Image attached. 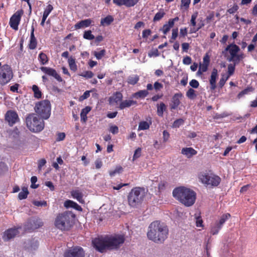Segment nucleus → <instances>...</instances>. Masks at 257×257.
<instances>
[{"label": "nucleus", "mask_w": 257, "mask_h": 257, "mask_svg": "<svg viewBox=\"0 0 257 257\" xmlns=\"http://www.w3.org/2000/svg\"><path fill=\"white\" fill-rule=\"evenodd\" d=\"M125 240L123 235L105 236L95 238L92 240L93 247L100 252H104L106 249H113L119 247Z\"/></svg>", "instance_id": "f257e3e1"}, {"label": "nucleus", "mask_w": 257, "mask_h": 257, "mask_svg": "<svg viewBox=\"0 0 257 257\" xmlns=\"http://www.w3.org/2000/svg\"><path fill=\"white\" fill-rule=\"evenodd\" d=\"M169 229L167 226L160 221L152 222L148 227V239L156 243H163L167 238Z\"/></svg>", "instance_id": "f03ea898"}, {"label": "nucleus", "mask_w": 257, "mask_h": 257, "mask_svg": "<svg viewBox=\"0 0 257 257\" xmlns=\"http://www.w3.org/2000/svg\"><path fill=\"white\" fill-rule=\"evenodd\" d=\"M173 195L177 200L185 206L193 205L196 200V193L192 190L185 187H179L173 191Z\"/></svg>", "instance_id": "7ed1b4c3"}, {"label": "nucleus", "mask_w": 257, "mask_h": 257, "mask_svg": "<svg viewBox=\"0 0 257 257\" xmlns=\"http://www.w3.org/2000/svg\"><path fill=\"white\" fill-rule=\"evenodd\" d=\"M75 217V215L70 211L59 213L55 219V225L61 230H68L74 224Z\"/></svg>", "instance_id": "20e7f679"}, {"label": "nucleus", "mask_w": 257, "mask_h": 257, "mask_svg": "<svg viewBox=\"0 0 257 257\" xmlns=\"http://www.w3.org/2000/svg\"><path fill=\"white\" fill-rule=\"evenodd\" d=\"M43 119L35 113H30L26 118L27 126L32 132H40L44 129L45 126Z\"/></svg>", "instance_id": "39448f33"}, {"label": "nucleus", "mask_w": 257, "mask_h": 257, "mask_svg": "<svg viewBox=\"0 0 257 257\" xmlns=\"http://www.w3.org/2000/svg\"><path fill=\"white\" fill-rule=\"evenodd\" d=\"M145 196V189L143 187L133 188L128 193L127 198L128 203L132 207H136L141 204Z\"/></svg>", "instance_id": "423d86ee"}, {"label": "nucleus", "mask_w": 257, "mask_h": 257, "mask_svg": "<svg viewBox=\"0 0 257 257\" xmlns=\"http://www.w3.org/2000/svg\"><path fill=\"white\" fill-rule=\"evenodd\" d=\"M34 110L37 115L44 119H48L51 115V105L48 100H43L35 104Z\"/></svg>", "instance_id": "0eeeda50"}, {"label": "nucleus", "mask_w": 257, "mask_h": 257, "mask_svg": "<svg viewBox=\"0 0 257 257\" xmlns=\"http://www.w3.org/2000/svg\"><path fill=\"white\" fill-rule=\"evenodd\" d=\"M199 180L204 184L212 187L217 186L221 182V178L217 175H209L205 173H201L198 176Z\"/></svg>", "instance_id": "6e6552de"}, {"label": "nucleus", "mask_w": 257, "mask_h": 257, "mask_svg": "<svg viewBox=\"0 0 257 257\" xmlns=\"http://www.w3.org/2000/svg\"><path fill=\"white\" fill-rule=\"evenodd\" d=\"M13 72L8 65H4L0 68V84L4 85L8 83L13 78Z\"/></svg>", "instance_id": "1a4fd4ad"}, {"label": "nucleus", "mask_w": 257, "mask_h": 257, "mask_svg": "<svg viewBox=\"0 0 257 257\" xmlns=\"http://www.w3.org/2000/svg\"><path fill=\"white\" fill-rule=\"evenodd\" d=\"M85 253L83 248L79 246H76L67 249L64 257H85Z\"/></svg>", "instance_id": "9d476101"}, {"label": "nucleus", "mask_w": 257, "mask_h": 257, "mask_svg": "<svg viewBox=\"0 0 257 257\" xmlns=\"http://www.w3.org/2000/svg\"><path fill=\"white\" fill-rule=\"evenodd\" d=\"M24 13L23 10L17 11L10 18V25L15 30L18 29V26Z\"/></svg>", "instance_id": "9b49d317"}, {"label": "nucleus", "mask_w": 257, "mask_h": 257, "mask_svg": "<svg viewBox=\"0 0 257 257\" xmlns=\"http://www.w3.org/2000/svg\"><path fill=\"white\" fill-rule=\"evenodd\" d=\"M5 120L10 126H13L20 120L17 112L14 110H9L5 114Z\"/></svg>", "instance_id": "f8f14e48"}, {"label": "nucleus", "mask_w": 257, "mask_h": 257, "mask_svg": "<svg viewBox=\"0 0 257 257\" xmlns=\"http://www.w3.org/2000/svg\"><path fill=\"white\" fill-rule=\"evenodd\" d=\"M43 222L40 219L30 220L25 225L26 230L31 231L35 229H37L43 225Z\"/></svg>", "instance_id": "ddd939ff"}, {"label": "nucleus", "mask_w": 257, "mask_h": 257, "mask_svg": "<svg viewBox=\"0 0 257 257\" xmlns=\"http://www.w3.org/2000/svg\"><path fill=\"white\" fill-rule=\"evenodd\" d=\"M41 71L45 74L54 77L58 81L62 82L63 81L61 77L57 73V71L53 68L47 67H41Z\"/></svg>", "instance_id": "4468645a"}, {"label": "nucleus", "mask_w": 257, "mask_h": 257, "mask_svg": "<svg viewBox=\"0 0 257 257\" xmlns=\"http://www.w3.org/2000/svg\"><path fill=\"white\" fill-rule=\"evenodd\" d=\"M183 97L182 93H175L171 99V102L170 103L171 110H175L178 108L181 103L180 99Z\"/></svg>", "instance_id": "2eb2a0df"}, {"label": "nucleus", "mask_w": 257, "mask_h": 257, "mask_svg": "<svg viewBox=\"0 0 257 257\" xmlns=\"http://www.w3.org/2000/svg\"><path fill=\"white\" fill-rule=\"evenodd\" d=\"M218 77V70L216 68H214L212 71L210 78L209 79V83L210 84L211 90H214L216 88V79Z\"/></svg>", "instance_id": "dca6fc26"}, {"label": "nucleus", "mask_w": 257, "mask_h": 257, "mask_svg": "<svg viewBox=\"0 0 257 257\" xmlns=\"http://www.w3.org/2000/svg\"><path fill=\"white\" fill-rule=\"evenodd\" d=\"M18 233L19 231L16 228L9 229L5 231L3 239L5 241L9 240L14 238Z\"/></svg>", "instance_id": "f3484780"}, {"label": "nucleus", "mask_w": 257, "mask_h": 257, "mask_svg": "<svg viewBox=\"0 0 257 257\" xmlns=\"http://www.w3.org/2000/svg\"><path fill=\"white\" fill-rule=\"evenodd\" d=\"M225 51H228L230 57H232V58H233L239 52L240 48L236 44H231L226 47Z\"/></svg>", "instance_id": "a211bd4d"}, {"label": "nucleus", "mask_w": 257, "mask_h": 257, "mask_svg": "<svg viewBox=\"0 0 257 257\" xmlns=\"http://www.w3.org/2000/svg\"><path fill=\"white\" fill-rule=\"evenodd\" d=\"M93 22V21L90 19H87L84 20H81L77 23L74 25V28L76 30L80 29L83 28L89 27Z\"/></svg>", "instance_id": "6ab92c4d"}, {"label": "nucleus", "mask_w": 257, "mask_h": 257, "mask_svg": "<svg viewBox=\"0 0 257 257\" xmlns=\"http://www.w3.org/2000/svg\"><path fill=\"white\" fill-rule=\"evenodd\" d=\"M181 153L189 159L196 155L197 152L193 148H183L181 150Z\"/></svg>", "instance_id": "aec40b11"}, {"label": "nucleus", "mask_w": 257, "mask_h": 257, "mask_svg": "<svg viewBox=\"0 0 257 257\" xmlns=\"http://www.w3.org/2000/svg\"><path fill=\"white\" fill-rule=\"evenodd\" d=\"M37 41L34 35V27L32 26L30 40L29 44V48L31 50H34L37 47Z\"/></svg>", "instance_id": "412c9836"}, {"label": "nucleus", "mask_w": 257, "mask_h": 257, "mask_svg": "<svg viewBox=\"0 0 257 257\" xmlns=\"http://www.w3.org/2000/svg\"><path fill=\"white\" fill-rule=\"evenodd\" d=\"M64 206L65 207L67 208H73L76 209V210L80 211H81L82 210V208L80 205H79L76 202L70 200H67L65 201L64 203Z\"/></svg>", "instance_id": "4be33fe9"}, {"label": "nucleus", "mask_w": 257, "mask_h": 257, "mask_svg": "<svg viewBox=\"0 0 257 257\" xmlns=\"http://www.w3.org/2000/svg\"><path fill=\"white\" fill-rule=\"evenodd\" d=\"M138 104L137 101L133 100H124L121 101L119 105L120 109H123L125 108L129 107L132 105H137Z\"/></svg>", "instance_id": "5701e85b"}, {"label": "nucleus", "mask_w": 257, "mask_h": 257, "mask_svg": "<svg viewBox=\"0 0 257 257\" xmlns=\"http://www.w3.org/2000/svg\"><path fill=\"white\" fill-rule=\"evenodd\" d=\"M123 96L121 92H116L112 96H110L109 98L110 103H117L119 101H121Z\"/></svg>", "instance_id": "b1692460"}, {"label": "nucleus", "mask_w": 257, "mask_h": 257, "mask_svg": "<svg viewBox=\"0 0 257 257\" xmlns=\"http://www.w3.org/2000/svg\"><path fill=\"white\" fill-rule=\"evenodd\" d=\"M71 195L80 203H84V201L83 198V195L80 191L78 190H73L71 192Z\"/></svg>", "instance_id": "393cba45"}, {"label": "nucleus", "mask_w": 257, "mask_h": 257, "mask_svg": "<svg viewBox=\"0 0 257 257\" xmlns=\"http://www.w3.org/2000/svg\"><path fill=\"white\" fill-rule=\"evenodd\" d=\"M149 94V92L147 90H139L132 94V97L137 99H143L147 96Z\"/></svg>", "instance_id": "a878e982"}, {"label": "nucleus", "mask_w": 257, "mask_h": 257, "mask_svg": "<svg viewBox=\"0 0 257 257\" xmlns=\"http://www.w3.org/2000/svg\"><path fill=\"white\" fill-rule=\"evenodd\" d=\"M91 109V107L89 106H86L85 108L82 109L80 113V118L81 121L84 122H86L87 119V114L90 112Z\"/></svg>", "instance_id": "bb28decb"}, {"label": "nucleus", "mask_w": 257, "mask_h": 257, "mask_svg": "<svg viewBox=\"0 0 257 257\" xmlns=\"http://www.w3.org/2000/svg\"><path fill=\"white\" fill-rule=\"evenodd\" d=\"M114 21L113 17L111 15H108L104 18H102L100 21V24L102 26H109Z\"/></svg>", "instance_id": "cd10ccee"}, {"label": "nucleus", "mask_w": 257, "mask_h": 257, "mask_svg": "<svg viewBox=\"0 0 257 257\" xmlns=\"http://www.w3.org/2000/svg\"><path fill=\"white\" fill-rule=\"evenodd\" d=\"M68 63L70 69L73 72H76L77 70V66L76 64L75 58L72 56L68 58Z\"/></svg>", "instance_id": "c85d7f7f"}, {"label": "nucleus", "mask_w": 257, "mask_h": 257, "mask_svg": "<svg viewBox=\"0 0 257 257\" xmlns=\"http://www.w3.org/2000/svg\"><path fill=\"white\" fill-rule=\"evenodd\" d=\"M157 114L160 116H163L164 112L166 109V105L165 104L161 102L160 104L157 105Z\"/></svg>", "instance_id": "c756f323"}, {"label": "nucleus", "mask_w": 257, "mask_h": 257, "mask_svg": "<svg viewBox=\"0 0 257 257\" xmlns=\"http://www.w3.org/2000/svg\"><path fill=\"white\" fill-rule=\"evenodd\" d=\"M244 58V55L243 54H236L235 56V57L233 58H232V57H230V58L228 59L229 61H232L234 62V64L236 65L238 64L240 61L243 59Z\"/></svg>", "instance_id": "7c9ffc66"}, {"label": "nucleus", "mask_w": 257, "mask_h": 257, "mask_svg": "<svg viewBox=\"0 0 257 257\" xmlns=\"http://www.w3.org/2000/svg\"><path fill=\"white\" fill-rule=\"evenodd\" d=\"M253 90L254 89L252 87H247V88H245L238 94L237 98L239 99L241 98L242 96H243L244 95L248 94L249 93L253 92Z\"/></svg>", "instance_id": "2f4dec72"}, {"label": "nucleus", "mask_w": 257, "mask_h": 257, "mask_svg": "<svg viewBox=\"0 0 257 257\" xmlns=\"http://www.w3.org/2000/svg\"><path fill=\"white\" fill-rule=\"evenodd\" d=\"M29 194V191L27 187H24L22 188V191L19 193L18 198L20 200L25 199L27 198Z\"/></svg>", "instance_id": "473e14b6"}, {"label": "nucleus", "mask_w": 257, "mask_h": 257, "mask_svg": "<svg viewBox=\"0 0 257 257\" xmlns=\"http://www.w3.org/2000/svg\"><path fill=\"white\" fill-rule=\"evenodd\" d=\"M32 90L34 92V95L35 98L38 99L41 98L42 92L37 85H33L32 86Z\"/></svg>", "instance_id": "72a5a7b5"}, {"label": "nucleus", "mask_w": 257, "mask_h": 257, "mask_svg": "<svg viewBox=\"0 0 257 257\" xmlns=\"http://www.w3.org/2000/svg\"><path fill=\"white\" fill-rule=\"evenodd\" d=\"M173 25L171 24L169 21L167 23L165 24L163 27L160 29V31H162L164 35L167 34L168 33L171 29L173 27Z\"/></svg>", "instance_id": "f704fd0d"}, {"label": "nucleus", "mask_w": 257, "mask_h": 257, "mask_svg": "<svg viewBox=\"0 0 257 257\" xmlns=\"http://www.w3.org/2000/svg\"><path fill=\"white\" fill-rule=\"evenodd\" d=\"M123 171V168L120 166H116L114 170H111L109 172V174L111 177L114 176L116 174H120Z\"/></svg>", "instance_id": "c9c22d12"}, {"label": "nucleus", "mask_w": 257, "mask_h": 257, "mask_svg": "<svg viewBox=\"0 0 257 257\" xmlns=\"http://www.w3.org/2000/svg\"><path fill=\"white\" fill-rule=\"evenodd\" d=\"M230 214L229 213H225V214H223L219 221L218 222V221H216V223H217L219 225H220V226H222L223 224L225 223V222L230 217Z\"/></svg>", "instance_id": "e433bc0d"}, {"label": "nucleus", "mask_w": 257, "mask_h": 257, "mask_svg": "<svg viewBox=\"0 0 257 257\" xmlns=\"http://www.w3.org/2000/svg\"><path fill=\"white\" fill-rule=\"evenodd\" d=\"M221 228H222L221 226H220V225H219L217 223H216L215 222L211 227L210 233L212 235L217 234L219 232V230L221 229Z\"/></svg>", "instance_id": "4c0bfd02"}, {"label": "nucleus", "mask_w": 257, "mask_h": 257, "mask_svg": "<svg viewBox=\"0 0 257 257\" xmlns=\"http://www.w3.org/2000/svg\"><path fill=\"white\" fill-rule=\"evenodd\" d=\"M40 62L42 65L47 64L48 62V58L47 56L44 53L41 52L38 56Z\"/></svg>", "instance_id": "58836bf2"}, {"label": "nucleus", "mask_w": 257, "mask_h": 257, "mask_svg": "<svg viewBox=\"0 0 257 257\" xmlns=\"http://www.w3.org/2000/svg\"><path fill=\"white\" fill-rule=\"evenodd\" d=\"M165 14H166L164 12V10H161L155 14L153 19V21L155 22L161 20L164 17Z\"/></svg>", "instance_id": "ea45409f"}, {"label": "nucleus", "mask_w": 257, "mask_h": 257, "mask_svg": "<svg viewBox=\"0 0 257 257\" xmlns=\"http://www.w3.org/2000/svg\"><path fill=\"white\" fill-rule=\"evenodd\" d=\"M235 65H236L234 64H228L227 67V75L229 76V77H230L234 74L235 69Z\"/></svg>", "instance_id": "a19ab883"}, {"label": "nucleus", "mask_w": 257, "mask_h": 257, "mask_svg": "<svg viewBox=\"0 0 257 257\" xmlns=\"http://www.w3.org/2000/svg\"><path fill=\"white\" fill-rule=\"evenodd\" d=\"M139 80V77L138 75L130 76L128 78L127 82L131 85H135Z\"/></svg>", "instance_id": "79ce46f5"}, {"label": "nucleus", "mask_w": 257, "mask_h": 257, "mask_svg": "<svg viewBox=\"0 0 257 257\" xmlns=\"http://www.w3.org/2000/svg\"><path fill=\"white\" fill-rule=\"evenodd\" d=\"M83 38L86 40H92L95 38V37L92 34L91 31L88 30L84 32Z\"/></svg>", "instance_id": "37998d69"}, {"label": "nucleus", "mask_w": 257, "mask_h": 257, "mask_svg": "<svg viewBox=\"0 0 257 257\" xmlns=\"http://www.w3.org/2000/svg\"><path fill=\"white\" fill-rule=\"evenodd\" d=\"M150 125L149 123L146 121H142L139 123V130H146L149 129Z\"/></svg>", "instance_id": "c03bdc74"}, {"label": "nucleus", "mask_w": 257, "mask_h": 257, "mask_svg": "<svg viewBox=\"0 0 257 257\" xmlns=\"http://www.w3.org/2000/svg\"><path fill=\"white\" fill-rule=\"evenodd\" d=\"M186 96L191 99H193L196 96L195 91L193 88H189L186 92Z\"/></svg>", "instance_id": "a18cd8bd"}, {"label": "nucleus", "mask_w": 257, "mask_h": 257, "mask_svg": "<svg viewBox=\"0 0 257 257\" xmlns=\"http://www.w3.org/2000/svg\"><path fill=\"white\" fill-rule=\"evenodd\" d=\"M178 36V28L173 29L172 31V36L171 39L169 40L170 43H173L175 41Z\"/></svg>", "instance_id": "49530a36"}, {"label": "nucleus", "mask_w": 257, "mask_h": 257, "mask_svg": "<svg viewBox=\"0 0 257 257\" xmlns=\"http://www.w3.org/2000/svg\"><path fill=\"white\" fill-rule=\"evenodd\" d=\"M229 77H230L227 75H222V77L220 78L219 82V86L220 88H222L224 85L226 81L229 79Z\"/></svg>", "instance_id": "de8ad7c7"}, {"label": "nucleus", "mask_w": 257, "mask_h": 257, "mask_svg": "<svg viewBox=\"0 0 257 257\" xmlns=\"http://www.w3.org/2000/svg\"><path fill=\"white\" fill-rule=\"evenodd\" d=\"M105 50L104 49H102L99 52L95 51L94 52V55L98 60L101 59L105 55Z\"/></svg>", "instance_id": "09e8293b"}, {"label": "nucleus", "mask_w": 257, "mask_h": 257, "mask_svg": "<svg viewBox=\"0 0 257 257\" xmlns=\"http://www.w3.org/2000/svg\"><path fill=\"white\" fill-rule=\"evenodd\" d=\"M140 0H125V7H133L138 4Z\"/></svg>", "instance_id": "8fccbe9b"}, {"label": "nucleus", "mask_w": 257, "mask_h": 257, "mask_svg": "<svg viewBox=\"0 0 257 257\" xmlns=\"http://www.w3.org/2000/svg\"><path fill=\"white\" fill-rule=\"evenodd\" d=\"M184 122V120L182 118H179L175 120L173 123V127L177 128L182 125Z\"/></svg>", "instance_id": "3c124183"}, {"label": "nucleus", "mask_w": 257, "mask_h": 257, "mask_svg": "<svg viewBox=\"0 0 257 257\" xmlns=\"http://www.w3.org/2000/svg\"><path fill=\"white\" fill-rule=\"evenodd\" d=\"M33 204L36 206H46L47 205V202L46 201H39L34 200L33 201Z\"/></svg>", "instance_id": "603ef678"}, {"label": "nucleus", "mask_w": 257, "mask_h": 257, "mask_svg": "<svg viewBox=\"0 0 257 257\" xmlns=\"http://www.w3.org/2000/svg\"><path fill=\"white\" fill-rule=\"evenodd\" d=\"M80 75L86 78H91L93 76L94 74L92 71H85L83 73L80 74Z\"/></svg>", "instance_id": "864d4df0"}, {"label": "nucleus", "mask_w": 257, "mask_h": 257, "mask_svg": "<svg viewBox=\"0 0 257 257\" xmlns=\"http://www.w3.org/2000/svg\"><path fill=\"white\" fill-rule=\"evenodd\" d=\"M208 65L207 64H200L199 66V70H198V73H202L205 72L207 70Z\"/></svg>", "instance_id": "5fc2aeb1"}, {"label": "nucleus", "mask_w": 257, "mask_h": 257, "mask_svg": "<svg viewBox=\"0 0 257 257\" xmlns=\"http://www.w3.org/2000/svg\"><path fill=\"white\" fill-rule=\"evenodd\" d=\"M196 218V225L197 227H203V220L201 217L199 215L195 217Z\"/></svg>", "instance_id": "6e6d98bb"}, {"label": "nucleus", "mask_w": 257, "mask_h": 257, "mask_svg": "<svg viewBox=\"0 0 257 257\" xmlns=\"http://www.w3.org/2000/svg\"><path fill=\"white\" fill-rule=\"evenodd\" d=\"M31 185L32 188L36 189L38 187V185H36L35 183L37 181V178L36 176H32L31 178Z\"/></svg>", "instance_id": "4d7b16f0"}, {"label": "nucleus", "mask_w": 257, "mask_h": 257, "mask_svg": "<svg viewBox=\"0 0 257 257\" xmlns=\"http://www.w3.org/2000/svg\"><path fill=\"white\" fill-rule=\"evenodd\" d=\"M197 16H198V13L197 12H196L195 13H194L192 16H191V25L194 27L196 26V19L197 17Z\"/></svg>", "instance_id": "13d9d810"}, {"label": "nucleus", "mask_w": 257, "mask_h": 257, "mask_svg": "<svg viewBox=\"0 0 257 257\" xmlns=\"http://www.w3.org/2000/svg\"><path fill=\"white\" fill-rule=\"evenodd\" d=\"M238 6L236 4H234L232 8L227 10V12L230 14H233L235 13L238 10Z\"/></svg>", "instance_id": "bf43d9fd"}, {"label": "nucleus", "mask_w": 257, "mask_h": 257, "mask_svg": "<svg viewBox=\"0 0 257 257\" xmlns=\"http://www.w3.org/2000/svg\"><path fill=\"white\" fill-rule=\"evenodd\" d=\"M141 148H138L137 149L135 152V153L133 156V160H135L138 158H139L141 155Z\"/></svg>", "instance_id": "052dcab7"}, {"label": "nucleus", "mask_w": 257, "mask_h": 257, "mask_svg": "<svg viewBox=\"0 0 257 257\" xmlns=\"http://www.w3.org/2000/svg\"><path fill=\"white\" fill-rule=\"evenodd\" d=\"M189 84L192 87L194 88H198L199 85L198 81L196 79H192L189 82Z\"/></svg>", "instance_id": "680f3d73"}, {"label": "nucleus", "mask_w": 257, "mask_h": 257, "mask_svg": "<svg viewBox=\"0 0 257 257\" xmlns=\"http://www.w3.org/2000/svg\"><path fill=\"white\" fill-rule=\"evenodd\" d=\"M167 185V182L161 181L158 185V189L159 191H162L164 190L166 188Z\"/></svg>", "instance_id": "e2e57ef3"}, {"label": "nucleus", "mask_w": 257, "mask_h": 257, "mask_svg": "<svg viewBox=\"0 0 257 257\" xmlns=\"http://www.w3.org/2000/svg\"><path fill=\"white\" fill-rule=\"evenodd\" d=\"M188 34L187 28H183L180 29V37H185Z\"/></svg>", "instance_id": "0e129e2a"}, {"label": "nucleus", "mask_w": 257, "mask_h": 257, "mask_svg": "<svg viewBox=\"0 0 257 257\" xmlns=\"http://www.w3.org/2000/svg\"><path fill=\"white\" fill-rule=\"evenodd\" d=\"M113 3L117 6H125V0H113Z\"/></svg>", "instance_id": "69168bd1"}, {"label": "nucleus", "mask_w": 257, "mask_h": 257, "mask_svg": "<svg viewBox=\"0 0 257 257\" xmlns=\"http://www.w3.org/2000/svg\"><path fill=\"white\" fill-rule=\"evenodd\" d=\"M57 136V141H61L64 140L66 136L65 134L64 133H58Z\"/></svg>", "instance_id": "338daca9"}, {"label": "nucleus", "mask_w": 257, "mask_h": 257, "mask_svg": "<svg viewBox=\"0 0 257 257\" xmlns=\"http://www.w3.org/2000/svg\"><path fill=\"white\" fill-rule=\"evenodd\" d=\"M53 10V7L52 6V5L49 4L48 6H47L46 8L44 9V12L46 13L47 14L49 15Z\"/></svg>", "instance_id": "774afa93"}]
</instances>
